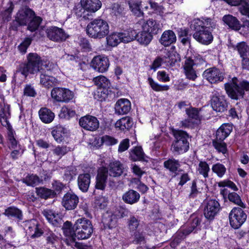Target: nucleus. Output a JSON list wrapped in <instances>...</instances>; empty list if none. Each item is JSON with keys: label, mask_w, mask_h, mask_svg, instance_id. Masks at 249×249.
<instances>
[{"label": "nucleus", "mask_w": 249, "mask_h": 249, "mask_svg": "<svg viewBox=\"0 0 249 249\" xmlns=\"http://www.w3.org/2000/svg\"><path fill=\"white\" fill-rule=\"evenodd\" d=\"M42 21L41 17L36 16L32 9L25 6L20 8L17 13L15 19L11 23L10 28L17 31L20 26H27V30L34 32L38 29Z\"/></svg>", "instance_id": "1"}, {"label": "nucleus", "mask_w": 249, "mask_h": 249, "mask_svg": "<svg viewBox=\"0 0 249 249\" xmlns=\"http://www.w3.org/2000/svg\"><path fill=\"white\" fill-rule=\"evenodd\" d=\"M195 32L193 37L198 42L204 44H210L213 40L212 31L216 27L215 22L210 18H203V20L195 19L193 21Z\"/></svg>", "instance_id": "2"}, {"label": "nucleus", "mask_w": 249, "mask_h": 249, "mask_svg": "<svg viewBox=\"0 0 249 249\" xmlns=\"http://www.w3.org/2000/svg\"><path fill=\"white\" fill-rule=\"evenodd\" d=\"M205 66V59L199 54L186 57L183 65L184 73L188 79L194 81L197 77L196 71L203 69Z\"/></svg>", "instance_id": "3"}, {"label": "nucleus", "mask_w": 249, "mask_h": 249, "mask_svg": "<svg viewBox=\"0 0 249 249\" xmlns=\"http://www.w3.org/2000/svg\"><path fill=\"white\" fill-rule=\"evenodd\" d=\"M224 88L229 97L237 100L244 97L245 91H249V82L244 80L239 81L234 77L224 84Z\"/></svg>", "instance_id": "4"}, {"label": "nucleus", "mask_w": 249, "mask_h": 249, "mask_svg": "<svg viewBox=\"0 0 249 249\" xmlns=\"http://www.w3.org/2000/svg\"><path fill=\"white\" fill-rule=\"evenodd\" d=\"M109 32V26L107 22L102 18L94 19L86 27L87 34L94 39H102L107 36Z\"/></svg>", "instance_id": "5"}, {"label": "nucleus", "mask_w": 249, "mask_h": 249, "mask_svg": "<svg viewBox=\"0 0 249 249\" xmlns=\"http://www.w3.org/2000/svg\"><path fill=\"white\" fill-rule=\"evenodd\" d=\"M27 63L20 64L17 68L16 72H20L26 77L30 74H35L40 71L42 60L36 53H30L27 56Z\"/></svg>", "instance_id": "6"}, {"label": "nucleus", "mask_w": 249, "mask_h": 249, "mask_svg": "<svg viewBox=\"0 0 249 249\" xmlns=\"http://www.w3.org/2000/svg\"><path fill=\"white\" fill-rule=\"evenodd\" d=\"M173 133L175 138L171 146L173 152L178 154L186 152L189 148V135L180 130H173Z\"/></svg>", "instance_id": "7"}, {"label": "nucleus", "mask_w": 249, "mask_h": 249, "mask_svg": "<svg viewBox=\"0 0 249 249\" xmlns=\"http://www.w3.org/2000/svg\"><path fill=\"white\" fill-rule=\"evenodd\" d=\"M75 236L78 240L89 238L93 232L91 222L85 218L77 219L74 224Z\"/></svg>", "instance_id": "8"}, {"label": "nucleus", "mask_w": 249, "mask_h": 249, "mask_svg": "<svg viewBox=\"0 0 249 249\" xmlns=\"http://www.w3.org/2000/svg\"><path fill=\"white\" fill-rule=\"evenodd\" d=\"M211 105L213 110L222 113L228 109V102L225 95L221 94L217 90H214L211 96Z\"/></svg>", "instance_id": "9"}, {"label": "nucleus", "mask_w": 249, "mask_h": 249, "mask_svg": "<svg viewBox=\"0 0 249 249\" xmlns=\"http://www.w3.org/2000/svg\"><path fill=\"white\" fill-rule=\"evenodd\" d=\"M229 217L231 226L233 228L237 229L245 222L247 216L241 208L234 207L231 210Z\"/></svg>", "instance_id": "10"}, {"label": "nucleus", "mask_w": 249, "mask_h": 249, "mask_svg": "<svg viewBox=\"0 0 249 249\" xmlns=\"http://www.w3.org/2000/svg\"><path fill=\"white\" fill-rule=\"evenodd\" d=\"M203 76L210 83L215 84L223 81L225 74L219 69L213 67L206 70Z\"/></svg>", "instance_id": "11"}, {"label": "nucleus", "mask_w": 249, "mask_h": 249, "mask_svg": "<svg viewBox=\"0 0 249 249\" xmlns=\"http://www.w3.org/2000/svg\"><path fill=\"white\" fill-rule=\"evenodd\" d=\"M46 33L47 37L50 40L56 42L65 41L69 37L63 29L56 26H52L48 28Z\"/></svg>", "instance_id": "12"}, {"label": "nucleus", "mask_w": 249, "mask_h": 249, "mask_svg": "<svg viewBox=\"0 0 249 249\" xmlns=\"http://www.w3.org/2000/svg\"><path fill=\"white\" fill-rule=\"evenodd\" d=\"M52 97L57 102H68L73 98L74 95L71 90L63 88H53L51 91Z\"/></svg>", "instance_id": "13"}, {"label": "nucleus", "mask_w": 249, "mask_h": 249, "mask_svg": "<svg viewBox=\"0 0 249 249\" xmlns=\"http://www.w3.org/2000/svg\"><path fill=\"white\" fill-rule=\"evenodd\" d=\"M79 124L84 129L91 131H95L99 127V122L97 118L89 115L81 117Z\"/></svg>", "instance_id": "14"}, {"label": "nucleus", "mask_w": 249, "mask_h": 249, "mask_svg": "<svg viewBox=\"0 0 249 249\" xmlns=\"http://www.w3.org/2000/svg\"><path fill=\"white\" fill-rule=\"evenodd\" d=\"M220 210V206L215 199L209 200L204 209L205 217L208 220H213Z\"/></svg>", "instance_id": "15"}, {"label": "nucleus", "mask_w": 249, "mask_h": 249, "mask_svg": "<svg viewBox=\"0 0 249 249\" xmlns=\"http://www.w3.org/2000/svg\"><path fill=\"white\" fill-rule=\"evenodd\" d=\"M10 117V107L5 104L4 96L0 94V121L3 126L10 128L11 125L8 121Z\"/></svg>", "instance_id": "16"}, {"label": "nucleus", "mask_w": 249, "mask_h": 249, "mask_svg": "<svg viewBox=\"0 0 249 249\" xmlns=\"http://www.w3.org/2000/svg\"><path fill=\"white\" fill-rule=\"evenodd\" d=\"M91 66L97 71L103 73L108 70L109 62L107 57L98 55L92 59Z\"/></svg>", "instance_id": "17"}, {"label": "nucleus", "mask_w": 249, "mask_h": 249, "mask_svg": "<svg viewBox=\"0 0 249 249\" xmlns=\"http://www.w3.org/2000/svg\"><path fill=\"white\" fill-rule=\"evenodd\" d=\"M79 197L75 194L68 192L62 199V205L67 210L75 209L79 203Z\"/></svg>", "instance_id": "18"}, {"label": "nucleus", "mask_w": 249, "mask_h": 249, "mask_svg": "<svg viewBox=\"0 0 249 249\" xmlns=\"http://www.w3.org/2000/svg\"><path fill=\"white\" fill-rule=\"evenodd\" d=\"M131 109V103L127 99H119L115 105V112L118 115H124L128 113Z\"/></svg>", "instance_id": "19"}, {"label": "nucleus", "mask_w": 249, "mask_h": 249, "mask_svg": "<svg viewBox=\"0 0 249 249\" xmlns=\"http://www.w3.org/2000/svg\"><path fill=\"white\" fill-rule=\"evenodd\" d=\"M107 175L108 170L107 168L103 167L99 169L96 178V189L103 190L105 188Z\"/></svg>", "instance_id": "20"}, {"label": "nucleus", "mask_w": 249, "mask_h": 249, "mask_svg": "<svg viewBox=\"0 0 249 249\" xmlns=\"http://www.w3.org/2000/svg\"><path fill=\"white\" fill-rule=\"evenodd\" d=\"M107 169L110 176L118 177L123 174L124 167L119 161H115L110 162L108 168Z\"/></svg>", "instance_id": "21"}, {"label": "nucleus", "mask_w": 249, "mask_h": 249, "mask_svg": "<svg viewBox=\"0 0 249 249\" xmlns=\"http://www.w3.org/2000/svg\"><path fill=\"white\" fill-rule=\"evenodd\" d=\"M163 166L171 173L174 174V177L177 176L178 172L182 171L180 169V163L179 161L173 158L164 161Z\"/></svg>", "instance_id": "22"}, {"label": "nucleus", "mask_w": 249, "mask_h": 249, "mask_svg": "<svg viewBox=\"0 0 249 249\" xmlns=\"http://www.w3.org/2000/svg\"><path fill=\"white\" fill-rule=\"evenodd\" d=\"M177 37L175 33L170 30L165 31L162 34L160 42L162 45L167 47L176 42Z\"/></svg>", "instance_id": "23"}, {"label": "nucleus", "mask_w": 249, "mask_h": 249, "mask_svg": "<svg viewBox=\"0 0 249 249\" xmlns=\"http://www.w3.org/2000/svg\"><path fill=\"white\" fill-rule=\"evenodd\" d=\"M201 217V215L199 217L196 214H192L189 219L188 227L183 230V234L185 235H188L196 229L197 226L200 224Z\"/></svg>", "instance_id": "24"}, {"label": "nucleus", "mask_w": 249, "mask_h": 249, "mask_svg": "<svg viewBox=\"0 0 249 249\" xmlns=\"http://www.w3.org/2000/svg\"><path fill=\"white\" fill-rule=\"evenodd\" d=\"M142 28L151 35H157L161 30V26L156 20L149 19L143 24Z\"/></svg>", "instance_id": "25"}, {"label": "nucleus", "mask_w": 249, "mask_h": 249, "mask_svg": "<svg viewBox=\"0 0 249 249\" xmlns=\"http://www.w3.org/2000/svg\"><path fill=\"white\" fill-rule=\"evenodd\" d=\"M222 20L230 28L233 30L239 31L241 29V24L240 21L232 15H225L222 18Z\"/></svg>", "instance_id": "26"}, {"label": "nucleus", "mask_w": 249, "mask_h": 249, "mask_svg": "<svg viewBox=\"0 0 249 249\" xmlns=\"http://www.w3.org/2000/svg\"><path fill=\"white\" fill-rule=\"evenodd\" d=\"M232 130V125L230 124H223L217 130L216 139L224 141Z\"/></svg>", "instance_id": "27"}, {"label": "nucleus", "mask_w": 249, "mask_h": 249, "mask_svg": "<svg viewBox=\"0 0 249 249\" xmlns=\"http://www.w3.org/2000/svg\"><path fill=\"white\" fill-rule=\"evenodd\" d=\"M90 175L89 174H80L78 178L79 188L83 192L88 191L90 183Z\"/></svg>", "instance_id": "28"}, {"label": "nucleus", "mask_w": 249, "mask_h": 249, "mask_svg": "<svg viewBox=\"0 0 249 249\" xmlns=\"http://www.w3.org/2000/svg\"><path fill=\"white\" fill-rule=\"evenodd\" d=\"M38 114L41 121L46 124L51 123L55 117L54 113L47 107L41 108L38 111Z\"/></svg>", "instance_id": "29"}, {"label": "nucleus", "mask_w": 249, "mask_h": 249, "mask_svg": "<svg viewBox=\"0 0 249 249\" xmlns=\"http://www.w3.org/2000/svg\"><path fill=\"white\" fill-rule=\"evenodd\" d=\"M80 3L91 13L98 10L102 5L100 0H81Z\"/></svg>", "instance_id": "30"}, {"label": "nucleus", "mask_w": 249, "mask_h": 249, "mask_svg": "<svg viewBox=\"0 0 249 249\" xmlns=\"http://www.w3.org/2000/svg\"><path fill=\"white\" fill-rule=\"evenodd\" d=\"M140 198L139 193L131 189L125 193L122 197L124 201L129 204H133L137 203L139 200Z\"/></svg>", "instance_id": "31"}, {"label": "nucleus", "mask_w": 249, "mask_h": 249, "mask_svg": "<svg viewBox=\"0 0 249 249\" xmlns=\"http://www.w3.org/2000/svg\"><path fill=\"white\" fill-rule=\"evenodd\" d=\"M40 83L44 87L50 89L57 85V80L54 77L45 73H41L40 76Z\"/></svg>", "instance_id": "32"}, {"label": "nucleus", "mask_w": 249, "mask_h": 249, "mask_svg": "<svg viewBox=\"0 0 249 249\" xmlns=\"http://www.w3.org/2000/svg\"><path fill=\"white\" fill-rule=\"evenodd\" d=\"M36 193L39 197L44 199L53 198L56 196V193L54 191L44 187L36 188Z\"/></svg>", "instance_id": "33"}, {"label": "nucleus", "mask_w": 249, "mask_h": 249, "mask_svg": "<svg viewBox=\"0 0 249 249\" xmlns=\"http://www.w3.org/2000/svg\"><path fill=\"white\" fill-rule=\"evenodd\" d=\"M133 122L132 119L128 116L123 117L118 120L115 123V127L119 129L125 131L128 130L133 126Z\"/></svg>", "instance_id": "34"}, {"label": "nucleus", "mask_w": 249, "mask_h": 249, "mask_svg": "<svg viewBox=\"0 0 249 249\" xmlns=\"http://www.w3.org/2000/svg\"><path fill=\"white\" fill-rule=\"evenodd\" d=\"M117 219L113 213L107 212L104 215L102 222L105 226L107 227L109 229H112L115 227Z\"/></svg>", "instance_id": "35"}, {"label": "nucleus", "mask_w": 249, "mask_h": 249, "mask_svg": "<svg viewBox=\"0 0 249 249\" xmlns=\"http://www.w3.org/2000/svg\"><path fill=\"white\" fill-rule=\"evenodd\" d=\"M4 214L11 218H14L18 221H21L23 219V215L22 211L15 207H9L5 209Z\"/></svg>", "instance_id": "36"}, {"label": "nucleus", "mask_w": 249, "mask_h": 249, "mask_svg": "<svg viewBox=\"0 0 249 249\" xmlns=\"http://www.w3.org/2000/svg\"><path fill=\"white\" fill-rule=\"evenodd\" d=\"M119 33L122 42L128 43L136 38L137 32L133 29H129Z\"/></svg>", "instance_id": "37"}, {"label": "nucleus", "mask_w": 249, "mask_h": 249, "mask_svg": "<svg viewBox=\"0 0 249 249\" xmlns=\"http://www.w3.org/2000/svg\"><path fill=\"white\" fill-rule=\"evenodd\" d=\"M73 10L77 18L81 19H88L89 17L91 16V13L81 3L75 6Z\"/></svg>", "instance_id": "38"}, {"label": "nucleus", "mask_w": 249, "mask_h": 249, "mask_svg": "<svg viewBox=\"0 0 249 249\" xmlns=\"http://www.w3.org/2000/svg\"><path fill=\"white\" fill-rule=\"evenodd\" d=\"M153 35L145 30L139 33H137L136 39L141 44L147 45L151 41Z\"/></svg>", "instance_id": "39"}, {"label": "nucleus", "mask_w": 249, "mask_h": 249, "mask_svg": "<svg viewBox=\"0 0 249 249\" xmlns=\"http://www.w3.org/2000/svg\"><path fill=\"white\" fill-rule=\"evenodd\" d=\"M130 159L133 161L144 160L145 154L141 146H137L130 151Z\"/></svg>", "instance_id": "40"}, {"label": "nucleus", "mask_w": 249, "mask_h": 249, "mask_svg": "<svg viewBox=\"0 0 249 249\" xmlns=\"http://www.w3.org/2000/svg\"><path fill=\"white\" fill-rule=\"evenodd\" d=\"M129 8L137 17H140L143 14L141 10V1L139 0H129L128 1Z\"/></svg>", "instance_id": "41"}, {"label": "nucleus", "mask_w": 249, "mask_h": 249, "mask_svg": "<svg viewBox=\"0 0 249 249\" xmlns=\"http://www.w3.org/2000/svg\"><path fill=\"white\" fill-rule=\"evenodd\" d=\"M232 48L238 52L241 58L249 55V46L246 42H239Z\"/></svg>", "instance_id": "42"}, {"label": "nucleus", "mask_w": 249, "mask_h": 249, "mask_svg": "<svg viewBox=\"0 0 249 249\" xmlns=\"http://www.w3.org/2000/svg\"><path fill=\"white\" fill-rule=\"evenodd\" d=\"M43 180L36 175H29L26 176L23 180V182L28 186H36L42 183Z\"/></svg>", "instance_id": "43"}, {"label": "nucleus", "mask_w": 249, "mask_h": 249, "mask_svg": "<svg viewBox=\"0 0 249 249\" xmlns=\"http://www.w3.org/2000/svg\"><path fill=\"white\" fill-rule=\"evenodd\" d=\"M185 111L188 118L197 124L200 123L201 118L199 115V111L198 108L190 107L189 108H187Z\"/></svg>", "instance_id": "44"}, {"label": "nucleus", "mask_w": 249, "mask_h": 249, "mask_svg": "<svg viewBox=\"0 0 249 249\" xmlns=\"http://www.w3.org/2000/svg\"><path fill=\"white\" fill-rule=\"evenodd\" d=\"M94 84L100 88L107 89L110 86V83L105 76L100 75L93 79Z\"/></svg>", "instance_id": "45"}, {"label": "nucleus", "mask_w": 249, "mask_h": 249, "mask_svg": "<svg viewBox=\"0 0 249 249\" xmlns=\"http://www.w3.org/2000/svg\"><path fill=\"white\" fill-rule=\"evenodd\" d=\"M107 44L111 47H115L122 42L120 33H113L106 38Z\"/></svg>", "instance_id": "46"}, {"label": "nucleus", "mask_w": 249, "mask_h": 249, "mask_svg": "<svg viewBox=\"0 0 249 249\" xmlns=\"http://www.w3.org/2000/svg\"><path fill=\"white\" fill-rule=\"evenodd\" d=\"M148 82L153 90L156 91H167L169 89V86L167 85H161L154 81L151 77L148 78Z\"/></svg>", "instance_id": "47"}, {"label": "nucleus", "mask_w": 249, "mask_h": 249, "mask_svg": "<svg viewBox=\"0 0 249 249\" xmlns=\"http://www.w3.org/2000/svg\"><path fill=\"white\" fill-rule=\"evenodd\" d=\"M75 115V111L74 110L64 106L61 109L59 117L61 119H70L74 117Z\"/></svg>", "instance_id": "48"}, {"label": "nucleus", "mask_w": 249, "mask_h": 249, "mask_svg": "<svg viewBox=\"0 0 249 249\" xmlns=\"http://www.w3.org/2000/svg\"><path fill=\"white\" fill-rule=\"evenodd\" d=\"M228 198L230 202L242 208L246 207L245 204L242 201L239 195L235 192L229 193L228 195Z\"/></svg>", "instance_id": "49"}, {"label": "nucleus", "mask_w": 249, "mask_h": 249, "mask_svg": "<svg viewBox=\"0 0 249 249\" xmlns=\"http://www.w3.org/2000/svg\"><path fill=\"white\" fill-rule=\"evenodd\" d=\"M212 144L214 148L219 153L225 154L227 151V144L223 141L215 139L213 140Z\"/></svg>", "instance_id": "50"}, {"label": "nucleus", "mask_w": 249, "mask_h": 249, "mask_svg": "<svg viewBox=\"0 0 249 249\" xmlns=\"http://www.w3.org/2000/svg\"><path fill=\"white\" fill-rule=\"evenodd\" d=\"M197 170L199 174L202 175L204 178L208 177V173L210 172V169L206 161H200Z\"/></svg>", "instance_id": "51"}, {"label": "nucleus", "mask_w": 249, "mask_h": 249, "mask_svg": "<svg viewBox=\"0 0 249 249\" xmlns=\"http://www.w3.org/2000/svg\"><path fill=\"white\" fill-rule=\"evenodd\" d=\"M14 7V5L13 3L10 2L9 7L1 12L0 17L4 22H8L10 20Z\"/></svg>", "instance_id": "52"}, {"label": "nucleus", "mask_w": 249, "mask_h": 249, "mask_svg": "<svg viewBox=\"0 0 249 249\" xmlns=\"http://www.w3.org/2000/svg\"><path fill=\"white\" fill-rule=\"evenodd\" d=\"M237 6L240 13L249 18V3L246 0H241V3Z\"/></svg>", "instance_id": "53"}, {"label": "nucleus", "mask_w": 249, "mask_h": 249, "mask_svg": "<svg viewBox=\"0 0 249 249\" xmlns=\"http://www.w3.org/2000/svg\"><path fill=\"white\" fill-rule=\"evenodd\" d=\"M212 170L213 172L215 173L219 178H222L226 171V168L225 166L220 163L213 164L212 166Z\"/></svg>", "instance_id": "54"}, {"label": "nucleus", "mask_w": 249, "mask_h": 249, "mask_svg": "<svg viewBox=\"0 0 249 249\" xmlns=\"http://www.w3.org/2000/svg\"><path fill=\"white\" fill-rule=\"evenodd\" d=\"M45 237L46 238L47 244L49 245H53L59 240V237L51 231H46L45 233Z\"/></svg>", "instance_id": "55"}, {"label": "nucleus", "mask_w": 249, "mask_h": 249, "mask_svg": "<svg viewBox=\"0 0 249 249\" xmlns=\"http://www.w3.org/2000/svg\"><path fill=\"white\" fill-rule=\"evenodd\" d=\"M127 227L130 231H136L140 224V220L135 216H131L127 219Z\"/></svg>", "instance_id": "56"}, {"label": "nucleus", "mask_w": 249, "mask_h": 249, "mask_svg": "<svg viewBox=\"0 0 249 249\" xmlns=\"http://www.w3.org/2000/svg\"><path fill=\"white\" fill-rule=\"evenodd\" d=\"M52 134L55 141L60 143L64 139L63 128L61 127H56L52 131Z\"/></svg>", "instance_id": "57"}, {"label": "nucleus", "mask_w": 249, "mask_h": 249, "mask_svg": "<svg viewBox=\"0 0 249 249\" xmlns=\"http://www.w3.org/2000/svg\"><path fill=\"white\" fill-rule=\"evenodd\" d=\"M94 206L100 209H104L107 206V201L106 199L102 196L95 197Z\"/></svg>", "instance_id": "58"}, {"label": "nucleus", "mask_w": 249, "mask_h": 249, "mask_svg": "<svg viewBox=\"0 0 249 249\" xmlns=\"http://www.w3.org/2000/svg\"><path fill=\"white\" fill-rule=\"evenodd\" d=\"M76 174V169L74 167H70L65 170L64 178L67 181H71Z\"/></svg>", "instance_id": "59"}, {"label": "nucleus", "mask_w": 249, "mask_h": 249, "mask_svg": "<svg viewBox=\"0 0 249 249\" xmlns=\"http://www.w3.org/2000/svg\"><path fill=\"white\" fill-rule=\"evenodd\" d=\"M8 129V139L10 144V147L15 148L17 145V141L14 137V132L12 129V126L10 128H7Z\"/></svg>", "instance_id": "60"}, {"label": "nucleus", "mask_w": 249, "mask_h": 249, "mask_svg": "<svg viewBox=\"0 0 249 249\" xmlns=\"http://www.w3.org/2000/svg\"><path fill=\"white\" fill-rule=\"evenodd\" d=\"M32 41V39L31 38L26 37L24 41L18 46L20 52L22 53H26L27 48L31 44Z\"/></svg>", "instance_id": "61"}, {"label": "nucleus", "mask_w": 249, "mask_h": 249, "mask_svg": "<svg viewBox=\"0 0 249 249\" xmlns=\"http://www.w3.org/2000/svg\"><path fill=\"white\" fill-rule=\"evenodd\" d=\"M129 211L127 209L119 207L117 208L113 213L117 219L127 216Z\"/></svg>", "instance_id": "62"}, {"label": "nucleus", "mask_w": 249, "mask_h": 249, "mask_svg": "<svg viewBox=\"0 0 249 249\" xmlns=\"http://www.w3.org/2000/svg\"><path fill=\"white\" fill-rule=\"evenodd\" d=\"M71 242H67V245L71 246H74L78 249H93L90 246H88L82 243L76 242V240H74L73 238H71Z\"/></svg>", "instance_id": "63"}, {"label": "nucleus", "mask_w": 249, "mask_h": 249, "mask_svg": "<svg viewBox=\"0 0 249 249\" xmlns=\"http://www.w3.org/2000/svg\"><path fill=\"white\" fill-rule=\"evenodd\" d=\"M53 191L56 193H60L64 189L65 185L59 180H54L52 183Z\"/></svg>", "instance_id": "64"}]
</instances>
